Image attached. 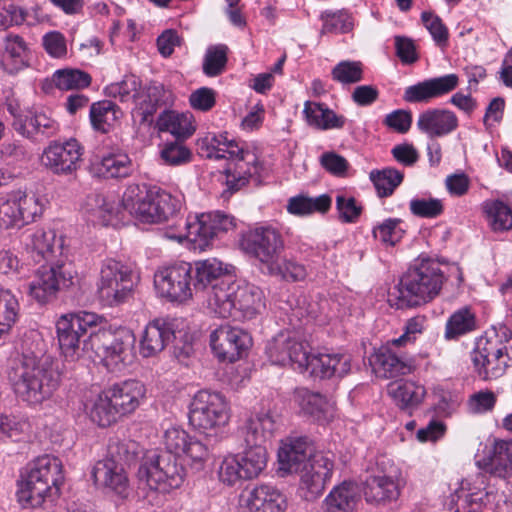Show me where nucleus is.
<instances>
[{
    "label": "nucleus",
    "mask_w": 512,
    "mask_h": 512,
    "mask_svg": "<svg viewBox=\"0 0 512 512\" xmlns=\"http://www.w3.org/2000/svg\"><path fill=\"white\" fill-rule=\"evenodd\" d=\"M475 316L468 308H462L450 316L446 324L445 336L454 339L475 329Z\"/></svg>",
    "instance_id": "603ef678"
},
{
    "label": "nucleus",
    "mask_w": 512,
    "mask_h": 512,
    "mask_svg": "<svg viewBox=\"0 0 512 512\" xmlns=\"http://www.w3.org/2000/svg\"><path fill=\"white\" fill-rule=\"evenodd\" d=\"M62 481L61 461L49 455L42 456L19 483L18 501L23 507H39L52 486L58 487Z\"/></svg>",
    "instance_id": "423d86ee"
},
{
    "label": "nucleus",
    "mask_w": 512,
    "mask_h": 512,
    "mask_svg": "<svg viewBox=\"0 0 512 512\" xmlns=\"http://www.w3.org/2000/svg\"><path fill=\"white\" fill-rule=\"evenodd\" d=\"M17 196H20L18 205L20 207L22 226L29 224L43 213V205L39 198L35 195H28L22 191H16Z\"/></svg>",
    "instance_id": "bf43d9fd"
},
{
    "label": "nucleus",
    "mask_w": 512,
    "mask_h": 512,
    "mask_svg": "<svg viewBox=\"0 0 512 512\" xmlns=\"http://www.w3.org/2000/svg\"><path fill=\"white\" fill-rule=\"evenodd\" d=\"M478 465L494 477L509 478L512 475V440H495L492 450Z\"/></svg>",
    "instance_id": "393cba45"
},
{
    "label": "nucleus",
    "mask_w": 512,
    "mask_h": 512,
    "mask_svg": "<svg viewBox=\"0 0 512 512\" xmlns=\"http://www.w3.org/2000/svg\"><path fill=\"white\" fill-rule=\"evenodd\" d=\"M31 58L32 52L21 36L16 34L5 36L1 63L6 72L16 74L29 67Z\"/></svg>",
    "instance_id": "c85d7f7f"
},
{
    "label": "nucleus",
    "mask_w": 512,
    "mask_h": 512,
    "mask_svg": "<svg viewBox=\"0 0 512 512\" xmlns=\"http://www.w3.org/2000/svg\"><path fill=\"white\" fill-rule=\"evenodd\" d=\"M119 417L120 416L117 413L111 398L108 396V393L106 390L103 391L94 401L91 408V420L97 423L100 427H107L116 422Z\"/></svg>",
    "instance_id": "a18cd8bd"
},
{
    "label": "nucleus",
    "mask_w": 512,
    "mask_h": 512,
    "mask_svg": "<svg viewBox=\"0 0 512 512\" xmlns=\"http://www.w3.org/2000/svg\"><path fill=\"white\" fill-rule=\"evenodd\" d=\"M336 209L339 213V220L343 223H355L363 211V207L357 204L354 197L344 195H337Z\"/></svg>",
    "instance_id": "680f3d73"
},
{
    "label": "nucleus",
    "mask_w": 512,
    "mask_h": 512,
    "mask_svg": "<svg viewBox=\"0 0 512 512\" xmlns=\"http://www.w3.org/2000/svg\"><path fill=\"white\" fill-rule=\"evenodd\" d=\"M475 372L483 380L498 378L511 366L512 356L506 346H498L494 341L480 339L471 353Z\"/></svg>",
    "instance_id": "dca6fc26"
},
{
    "label": "nucleus",
    "mask_w": 512,
    "mask_h": 512,
    "mask_svg": "<svg viewBox=\"0 0 512 512\" xmlns=\"http://www.w3.org/2000/svg\"><path fill=\"white\" fill-rule=\"evenodd\" d=\"M88 170L99 178H125L132 172V162L127 154H109L91 161Z\"/></svg>",
    "instance_id": "2f4dec72"
},
{
    "label": "nucleus",
    "mask_w": 512,
    "mask_h": 512,
    "mask_svg": "<svg viewBox=\"0 0 512 512\" xmlns=\"http://www.w3.org/2000/svg\"><path fill=\"white\" fill-rule=\"evenodd\" d=\"M76 271L71 263L57 260L56 263L42 265L28 285L29 295L40 304L56 299L61 289L74 284Z\"/></svg>",
    "instance_id": "f8f14e48"
},
{
    "label": "nucleus",
    "mask_w": 512,
    "mask_h": 512,
    "mask_svg": "<svg viewBox=\"0 0 512 512\" xmlns=\"http://www.w3.org/2000/svg\"><path fill=\"white\" fill-rule=\"evenodd\" d=\"M417 127L430 138L447 135L458 127L454 112L446 109H429L419 115Z\"/></svg>",
    "instance_id": "bb28decb"
},
{
    "label": "nucleus",
    "mask_w": 512,
    "mask_h": 512,
    "mask_svg": "<svg viewBox=\"0 0 512 512\" xmlns=\"http://www.w3.org/2000/svg\"><path fill=\"white\" fill-rule=\"evenodd\" d=\"M320 19L323 21V26L320 30L321 35L325 34H338L348 33L353 29V22L350 14L346 10H339L336 12L324 11Z\"/></svg>",
    "instance_id": "3c124183"
},
{
    "label": "nucleus",
    "mask_w": 512,
    "mask_h": 512,
    "mask_svg": "<svg viewBox=\"0 0 512 512\" xmlns=\"http://www.w3.org/2000/svg\"><path fill=\"white\" fill-rule=\"evenodd\" d=\"M251 338L240 328L221 325L210 335V346L215 356L222 362L233 363L247 351Z\"/></svg>",
    "instance_id": "6ab92c4d"
},
{
    "label": "nucleus",
    "mask_w": 512,
    "mask_h": 512,
    "mask_svg": "<svg viewBox=\"0 0 512 512\" xmlns=\"http://www.w3.org/2000/svg\"><path fill=\"white\" fill-rule=\"evenodd\" d=\"M212 310L222 318L238 317L252 319L260 313L264 307L263 293L260 288L251 284H240L233 280V284L225 290L216 292L215 302Z\"/></svg>",
    "instance_id": "1a4fd4ad"
},
{
    "label": "nucleus",
    "mask_w": 512,
    "mask_h": 512,
    "mask_svg": "<svg viewBox=\"0 0 512 512\" xmlns=\"http://www.w3.org/2000/svg\"><path fill=\"white\" fill-rule=\"evenodd\" d=\"M403 177V173L395 168L373 170L370 173V179L380 197L391 195L395 188L401 184Z\"/></svg>",
    "instance_id": "c03bdc74"
},
{
    "label": "nucleus",
    "mask_w": 512,
    "mask_h": 512,
    "mask_svg": "<svg viewBox=\"0 0 512 512\" xmlns=\"http://www.w3.org/2000/svg\"><path fill=\"white\" fill-rule=\"evenodd\" d=\"M119 416L133 412L145 395L144 385L137 380H127L116 383L106 389Z\"/></svg>",
    "instance_id": "b1692460"
},
{
    "label": "nucleus",
    "mask_w": 512,
    "mask_h": 512,
    "mask_svg": "<svg viewBox=\"0 0 512 512\" xmlns=\"http://www.w3.org/2000/svg\"><path fill=\"white\" fill-rule=\"evenodd\" d=\"M365 500L371 504H382L396 500L399 489L396 482L386 475H369L363 483Z\"/></svg>",
    "instance_id": "473e14b6"
},
{
    "label": "nucleus",
    "mask_w": 512,
    "mask_h": 512,
    "mask_svg": "<svg viewBox=\"0 0 512 512\" xmlns=\"http://www.w3.org/2000/svg\"><path fill=\"white\" fill-rule=\"evenodd\" d=\"M275 429L269 413H258L250 417L242 428L245 449L237 454L245 480L258 477L267 464V451L263 445Z\"/></svg>",
    "instance_id": "39448f33"
},
{
    "label": "nucleus",
    "mask_w": 512,
    "mask_h": 512,
    "mask_svg": "<svg viewBox=\"0 0 512 512\" xmlns=\"http://www.w3.org/2000/svg\"><path fill=\"white\" fill-rule=\"evenodd\" d=\"M279 472L300 474V486L307 499L319 496L331 477L334 463L322 452H315L307 437L288 438L278 451Z\"/></svg>",
    "instance_id": "f03ea898"
},
{
    "label": "nucleus",
    "mask_w": 512,
    "mask_h": 512,
    "mask_svg": "<svg viewBox=\"0 0 512 512\" xmlns=\"http://www.w3.org/2000/svg\"><path fill=\"white\" fill-rule=\"evenodd\" d=\"M137 443L132 440L111 438L108 444L107 457L101 463L129 467L137 458Z\"/></svg>",
    "instance_id": "a19ab883"
},
{
    "label": "nucleus",
    "mask_w": 512,
    "mask_h": 512,
    "mask_svg": "<svg viewBox=\"0 0 512 512\" xmlns=\"http://www.w3.org/2000/svg\"><path fill=\"white\" fill-rule=\"evenodd\" d=\"M291 338L290 333L281 332L268 343L266 352L273 364L285 366L291 362Z\"/></svg>",
    "instance_id": "864d4df0"
},
{
    "label": "nucleus",
    "mask_w": 512,
    "mask_h": 512,
    "mask_svg": "<svg viewBox=\"0 0 512 512\" xmlns=\"http://www.w3.org/2000/svg\"><path fill=\"white\" fill-rule=\"evenodd\" d=\"M193 282V267L187 262L164 267L154 275L157 292L171 302L183 303L191 299Z\"/></svg>",
    "instance_id": "2eb2a0df"
},
{
    "label": "nucleus",
    "mask_w": 512,
    "mask_h": 512,
    "mask_svg": "<svg viewBox=\"0 0 512 512\" xmlns=\"http://www.w3.org/2000/svg\"><path fill=\"white\" fill-rule=\"evenodd\" d=\"M173 354L180 363L187 365V360L194 355L193 336L188 332H174Z\"/></svg>",
    "instance_id": "69168bd1"
},
{
    "label": "nucleus",
    "mask_w": 512,
    "mask_h": 512,
    "mask_svg": "<svg viewBox=\"0 0 512 512\" xmlns=\"http://www.w3.org/2000/svg\"><path fill=\"white\" fill-rule=\"evenodd\" d=\"M31 259L39 264L45 261L49 264L56 263L57 254L62 253V241L56 245V234L53 230L38 229L30 236V242L26 244Z\"/></svg>",
    "instance_id": "cd10ccee"
},
{
    "label": "nucleus",
    "mask_w": 512,
    "mask_h": 512,
    "mask_svg": "<svg viewBox=\"0 0 512 512\" xmlns=\"http://www.w3.org/2000/svg\"><path fill=\"white\" fill-rule=\"evenodd\" d=\"M245 505L248 512H285L287 499L276 487L262 484L248 492Z\"/></svg>",
    "instance_id": "4be33fe9"
},
{
    "label": "nucleus",
    "mask_w": 512,
    "mask_h": 512,
    "mask_svg": "<svg viewBox=\"0 0 512 512\" xmlns=\"http://www.w3.org/2000/svg\"><path fill=\"white\" fill-rule=\"evenodd\" d=\"M133 287V271L129 266L114 259L103 263L97 291L103 305L114 307L128 301Z\"/></svg>",
    "instance_id": "9b49d317"
},
{
    "label": "nucleus",
    "mask_w": 512,
    "mask_h": 512,
    "mask_svg": "<svg viewBox=\"0 0 512 512\" xmlns=\"http://www.w3.org/2000/svg\"><path fill=\"white\" fill-rule=\"evenodd\" d=\"M269 273L280 275L283 279L292 282L301 281L307 276L306 268L292 260H285L283 265L277 262L274 266H271Z\"/></svg>",
    "instance_id": "338daca9"
},
{
    "label": "nucleus",
    "mask_w": 512,
    "mask_h": 512,
    "mask_svg": "<svg viewBox=\"0 0 512 512\" xmlns=\"http://www.w3.org/2000/svg\"><path fill=\"white\" fill-rule=\"evenodd\" d=\"M164 94L165 90L161 84L153 83L146 88L145 93L140 96L141 100L137 103L134 112V115L140 117V125L150 126L153 123L154 114L164 103Z\"/></svg>",
    "instance_id": "58836bf2"
},
{
    "label": "nucleus",
    "mask_w": 512,
    "mask_h": 512,
    "mask_svg": "<svg viewBox=\"0 0 512 512\" xmlns=\"http://www.w3.org/2000/svg\"><path fill=\"white\" fill-rule=\"evenodd\" d=\"M122 205L131 215L144 223H162L174 216L179 201L170 193L147 185H129L122 198Z\"/></svg>",
    "instance_id": "20e7f679"
},
{
    "label": "nucleus",
    "mask_w": 512,
    "mask_h": 512,
    "mask_svg": "<svg viewBox=\"0 0 512 512\" xmlns=\"http://www.w3.org/2000/svg\"><path fill=\"white\" fill-rule=\"evenodd\" d=\"M369 361L374 373L381 378H395L411 372V366L388 346L380 347Z\"/></svg>",
    "instance_id": "c756f323"
},
{
    "label": "nucleus",
    "mask_w": 512,
    "mask_h": 512,
    "mask_svg": "<svg viewBox=\"0 0 512 512\" xmlns=\"http://www.w3.org/2000/svg\"><path fill=\"white\" fill-rule=\"evenodd\" d=\"M360 499L357 484L344 481L335 487L326 497L327 512H354Z\"/></svg>",
    "instance_id": "f704fd0d"
},
{
    "label": "nucleus",
    "mask_w": 512,
    "mask_h": 512,
    "mask_svg": "<svg viewBox=\"0 0 512 512\" xmlns=\"http://www.w3.org/2000/svg\"><path fill=\"white\" fill-rule=\"evenodd\" d=\"M192 119L193 116L189 112L165 110L159 115L156 126L160 132H169L176 140H185L195 131Z\"/></svg>",
    "instance_id": "72a5a7b5"
},
{
    "label": "nucleus",
    "mask_w": 512,
    "mask_h": 512,
    "mask_svg": "<svg viewBox=\"0 0 512 512\" xmlns=\"http://www.w3.org/2000/svg\"><path fill=\"white\" fill-rule=\"evenodd\" d=\"M234 266L223 263L216 258H208L195 262L194 282L195 291L208 290V307L213 310L217 303L215 302L216 292L225 290L233 284L235 279Z\"/></svg>",
    "instance_id": "4468645a"
},
{
    "label": "nucleus",
    "mask_w": 512,
    "mask_h": 512,
    "mask_svg": "<svg viewBox=\"0 0 512 512\" xmlns=\"http://www.w3.org/2000/svg\"><path fill=\"white\" fill-rule=\"evenodd\" d=\"M228 51V47L224 44L208 47L203 59V73L208 77L222 74L228 62Z\"/></svg>",
    "instance_id": "09e8293b"
},
{
    "label": "nucleus",
    "mask_w": 512,
    "mask_h": 512,
    "mask_svg": "<svg viewBox=\"0 0 512 512\" xmlns=\"http://www.w3.org/2000/svg\"><path fill=\"white\" fill-rule=\"evenodd\" d=\"M121 111L117 105L109 100L93 103L90 107V120L93 128L107 133L118 119Z\"/></svg>",
    "instance_id": "79ce46f5"
},
{
    "label": "nucleus",
    "mask_w": 512,
    "mask_h": 512,
    "mask_svg": "<svg viewBox=\"0 0 512 512\" xmlns=\"http://www.w3.org/2000/svg\"><path fill=\"white\" fill-rule=\"evenodd\" d=\"M92 478L95 484L108 488L123 498L128 494V477L124 467L97 462L92 470Z\"/></svg>",
    "instance_id": "7c9ffc66"
},
{
    "label": "nucleus",
    "mask_w": 512,
    "mask_h": 512,
    "mask_svg": "<svg viewBox=\"0 0 512 512\" xmlns=\"http://www.w3.org/2000/svg\"><path fill=\"white\" fill-rule=\"evenodd\" d=\"M91 76L80 69L65 68L54 72L52 81L60 90L83 89L91 84Z\"/></svg>",
    "instance_id": "37998d69"
},
{
    "label": "nucleus",
    "mask_w": 512,
    "mask_h": 512,
    "mask_svg": "<svg viewBox=\"0 0 512 512\" xmlns=\"http://www.w3.org/2000/svg\"><path fill=\"white\" fill-rule=\"evenodd\" d=\"M304 114L310 125L322 130L340 129L346 123L344 116L337 115L322 103L306 102Z\"/></svg>",
    "instance_id": "4c0bfd02"
},
{
    "label": "nucleus",
    "mask_w": 512,
    "mask_h": 512,
    "mask_svg": "<svg viewBox=\"0 0 512 512\" xmlns=\"http://www.w3.org/2000/svg\"><path fill=\"white\" fill-rule=\"evenodd\" d=\"M36 344L23 347L12 359L7 376L15 394L24 402L38 405L50 399L61 384L58 360Z\"/></svg>",
    "instance_id": "f257e3e1"
},
{
    "label": "nucleus",
    "mask_w": 512,
    "mask_h": 512,
    "mask_svg": "<svg viewBox=\"0 0 512 512\" xmlns=\"http://www.w3.org/2000/svg\"><path fill=\"white\" fill-rule=\"evenodd\" d=\"M173 335L171 322L162 318L149 322L140 341V354L145 358L156 356L164 350Z\"/></svg>",
    "instance_id": "5701e85b"
},
{
    "label": "nucleus",
    "mask_w": 512,
    "mask_h": 512,
    "mask_svg": "<svg viewBox=\"0 0 512 512\" xmlns=\"http://www.w3.org/2000/svg\"><path fill=\"white\" fill-rule=\"evenodd\" d=\"M161 158L168 165H182L191 160L192 153L184 144V140L166 141L162 150Z\"/></svg>",
    "instance_id": "6e6d98bb"
},
{
    "label": "nucleus",
    "mask_w": 512,
    "mask_h": 512,
    "mask_svg": "<svg viewBox=\"0 0 512 512\" xmlns=\"http://www.w3.org/2000/svg\"><path fill=\"white\" fill-rule=\"evenodd\" d=\"M421 19L437 45L445 46L447 44L449 34L448 29L442 22L441 18L431 12H423Z\"/></svg>",
    "instance_id": "0e129e2a"
},
{
    "label": "nucleus",
    "mask_w": 512,
    "mask_h": 512,
    "mask_svg": "<svg viewBox=\"0 0 512 512\" xmlns=\"http://www.w3.org/2000/svg\"><path fill=\"white\" fill-rule=\"evenodd\" d=\"M83 147L71 138L64 143L49 145L43 153V162L54 174L71 175L82 162Z\"/></svg>",
    "instance_id": "aec40b11"
},
{
    "label": "nucleus",
    "mask_w": 512,
    "mask_h": 512,
    "mask_svg": "<svg viewBox=\"0 0 512 512\" xmlns=\"http://www.w3.org/2000/svg\"><path fill=\"white\" fill-rule=\"evenodd\" d=\"M458 84L459 77L456 74L428 79L407 87L403 98L410 103L427 102L453 91Z\"/></svg>",
    "instance_id": "412c9836"
},
{
    "label": "nucleus",
    "mask_w": 512,
    "mask_h": 512,
    "mask_svg": "<svg viewBox=\"0 0 512 512\" xmlns=\"http://www.w3.org/2000/svg\"><path fill=\"white\" fill-rule=\"evenodd\" d=\"M301 410L318 422H327L333 418V406L320 393L301 390L298 392Z\"/></svg>",
    "instance_id": "ea45409f"
},
{
    "label": "nucleus",
    "mask_w": 512,
    "mask_h": 512,
    "mask_svg": "<svg viewBox=\"0 0 512 512\" xmlns=\"http://www.w3.org/2000/svg\"><path fill=\"white\" fill-rule=\"evenodd\" d=\"M20 196L16 191L0 197V227L4 229L22 227L20 207L18 205Z\"/></svg>",
    "instance_id": "49530a36"
},
{
    "label": "nucleus",
    "mask_w": 512,
    "mask_h": 512,
    "mask_svg": "<svg viewBox=\"0 0 512 512\" xmlns=\"http://www.w3.org/2000/svg\"><path fill=\"white\" fill-rule=\"evenodd\" d=\"M231 158L236 157L237 162H229L224 168V174L226 175V186L227 189L223 191L222 196L227 198L233 193L239 191L242 187L246 186L249 179L252 177L250 170L244 171L240 162L246 160L245 151L239 148L237 152L233 150L227 151Z\"/></svg>",
    "instance_id": "e433bc0d"
},
{
    "label": "nucleus",
    "mask_w": 512,
    "mask_h": 512,
    "mask_svg": "<svg viewBox=\"0 0 512 512\" xmlns=\"http://www.w3.org/2000/svg\"><path fill=\"white\" fill-rule=\"evenodd\" d=\"M401 220L398 218L386 219L373 229V236L379 238L384 244L394 246L403 237L404 230L399 227Z\"/></svg>",
    "instance_id": "13d9d810"
},
{
    "label": "nucleus",
    "mask_w": 512,
    "mask_h": 512,
    "mask_svg": "<svg viewBox=\"0 0 512 512\" xmlns=\"http://www.w3.org/2000/svg\"><path fill=\"white\" fill-rule=\"evenodd\" d=\"M134 343V334L128 329H119L115 332L99 329L89 333L84 347L91 349L108 366L128 360Z\"/></svg>",
    "instance_id": "ddd939ff"
},
{
    "label": "nucleus",
    "mask_w": 512,
    "mask_h": 512,
    "mask_svg": "<svg viewBox=\"0 0 512 512\" xmlns=\"http://www.w3.org/2000/svg\"><path fill=\"white\" fill-rule=\"evenodd\" d=\"M139 87L140 81L135 75H126L122 81L108 85L105 88V94L108 97L119 98L121 102H126L139 96Z\"/></svg>",
    "instance_id": "5fc2aeb1"
},
{
    "label": "nucleus",
    "mask_w": 512,
    "mask_h": 512,
    "mask_svg": "<svg viewBox=\"0 0 512 512\" xmlns=\"http://www.w3.org/2000/svg\"><path fill=\"white\" fill-rule=\"evenodd\" d=\"M104 321V317L87 311L61 315L56 322V333L61 353L65 359L75 361L80 358L83 351H91L84 347V342L88 338H82L85 337L88 330L93 331V328Z\"/></svg>",
    "instance_id": "6e6552de"
},
{
    "label": "nucleus",
    "mask_w": 512,
    "mask_h": 512,
    "mask_svg": "<svg viewBox=\"0 0 512 512\" xmlns=\"http://www.w3.org/2000/svg\"><path fill=\"white\" fill-rule=\"evenodd\" d=\"M444 283L440 265L432 260H422L410 267L399 282L388 292V303L396 309L418 307L436 297Z\"/></svg>",
    "instance_id": "7ed1b4c3"
},
{
    "label": "nucleus",
    "mask_w": 512,
    "mask_h": 512,
    "mask_svg": "<svg viewBox=\"0 0 512 512\" xmlns=\"http://www.w3.org/2000/svg\"><path fill=\"white\" fill-rule=\"evenodd\" d=\"M243 244L249 254L267 265L268 270L278 262L284 250L281 234L271 227H259L249 232Z\"/></svg>",
    "instance_id": "a211bd4d"
},
{
    "label": "nucleus",
    "mask_w": 512,
    "mask_h": 512,
    "mask_svg": "<svg viewBox=\"0 0 512 512\" xmlns=\"http://www.w3.org/2000/svg\"><path fill=\"white\" fill-rule=\"evenodd\" d=\"M411 213L421 218H436L443 213L441 200L436 198H416L410 201Z\"/></svg>",
    "instance_id": "052dcab7"
},
{
    "label": "nucleus",
    "mask_w": 512,
    "mask_h": 512,
    "mask_svg": "<svg viewBox=\"0 0 512 512\" xmlns=\"http://www.w3.org/2000/svg\"><path fill=\"white\" fill-rule=\"evenodd\" d=\"M219 479L229 486L235 485L240 480H245L241 464L236 455L225 458L219 468Z\"/></svg>",
    "instance_id": "e2e57ef3"
},
{
    "label": "nucleus",
    "mask_w": 512,
    "mask_h": 512,
    "mask_svg": "<svg viewBox=\"0 0 512 512\" xmlns=\"http://www.w3.org/2000/svg\"><path fill=\"white\" fill-rule=\"evenodd\" d=\"M236 226L233 216L221 211L201 214L192 223H186V237L200 249L207 247L211 240Z\"/></svg>",
    "instance_id": "f3484780"
},
{
    "label": "nucleus",
    "mask_w": 512,
    "mask_h": 512,
    "mask_svg": "<svg viewBox=\"0 0 512 512\" xmlns=\"http://www.w3.org/2000/svg\"><path fill=\"white\" fill-rule=\"evenodd\" d=\"M389 395L402 410L418 407L423 401L426 390L424 386L413 381L395 382L388 387Z\"/></svg>",
    "instance_id": "c9c22d12"
},
{
    "label": "nucleus",
    "mask_w": 512,
    "mask_h": 512,
    "mask_svg": "<svg viewBox=\"0 0 512 512\" xmlns=\"http://www.w3.org/2000/svg\"><path fill=\"white\" fill-rule=\"evenodd\" d=\"M333 80L342 84H352L363 79L361 62L341 61L331 71Z\"/></svg>",
    "instance_id": "4d7b16f0"
},
{
    "label": "nucleus",
    "mask_w": 512,
    "mask_h": 512,
    "mask_svg": "<svg viewBox=\"0 0 512 512\" xmlns=\"http://www.w3.org/2000/svg\"><path fill=\"white\" fill-rule=\"evenodd\" d=\"M137 477L150 489L167 492L183 483L185 468L171 452L154 451L147 453L142 459Z\"/></svg>",
    "instance_id": "0eeeda50"
},
{
    "label": "nucleus",
    "mask_w": 512,
    "mask_h": 512,
    "mask_svg": "<svg viewBox=\"0 0 512 512\" xmlns=\"http://www.w3.org/2000/svg\"><path fill=\"white\" fill-rule=\"evenodd\" d=\"M488 497V493L474 492L465 495L464 498L458 497L460 505L450 503L449 510L453 512H483L484 498Z\"/></svg>",
    "instance_id": "774afa93"
},
{
    "label": "nucleus",
    "mask_w": 512,
    "mask_h": 512,
    "mask_svg": "<svg viewBox=\"0 0 512 512\" xmlns=\"http://www.w3.org/2000/svg\"><path fill=\"white\" fill-rule=\"evenodd\" d=\"M19 304L9 290H0V338L9 333L18 317Z\"/></svg>",
    "instance_id": "8fccbe9b"
},
{
    "label": "nucleus",
    "mask_w": 512,
    "mask_h": 512,
    "mask_svg": "<svg viewBox=\"0 0 512 512\" xmlns=\"http://www.w3.org/2000/svg\"><path fill=\"white\" fill-rule=\"evenodd\" d=\"M484 211L490 219L493 231H507L512 228V210L500 200L486 202Z\"/></svg>",
    "instance_id": "de8ad7c7"
},
{
    "label": "nucleus",
    "mask_w": 512,
    "mask_h": 512,
    "mask_svg": "<svg viewBox=\"0 0 512 512\" xmlns=\"http://www.w3.org/2000/svg\"><path fill=\"white\" fill-rule=\"evenodd\" d=\"M351 360L342 354H318L312 355L304 372H309L312 377L329 379L333 376L343 377L351 369Z\"/></svg>",
    "instance_id": "a878e982"
},
{
    "label": "nucleus",
    "mask_w": 512,
    "mask_h": 512,
    "mask_svg": "<svg viewBox=\"0 0 512 512\" xmlns=\"http://www.w3.org/2000/svg\"><path fill=\"white\" fill-rule=\"evenodd\" d=\"M188 418L189 424L200 433H217L229 422L228 402L219 392L199 391L190 404Z\"/></svg>",
    "instance_id": "9d476101"
}]
</instances>
